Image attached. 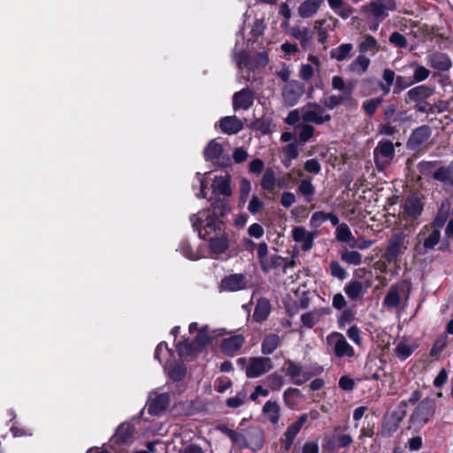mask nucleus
Listing matches in <instances>:
<instances>
[{
	"label": "nucleus",
	"mask_w": 453,
	"mask_h": 453,
	"mask_svg": "<svg viewBox=\"0 0 453 453\" xmlns=\"http://www.w3.org/2000/svg\"><path fill=\"white\" fill-rule=\"evenodd\" d=\"M193 228L202 239H206L211 234L220 228L219 215L213 210L204 209L190 217Z\"/></svg>",
	"instance_id": "1"
},
{
	"label": "nucleus",
	"mask_w": 453,
	"mask_h": 453,
	"mask_svg": "<svg viewBox=\"0 0 453 453\" xmlns=\"http://www.w3.org/2000/svg\"><path fill=\"white\" fill-rule=\"evenodd\" d=\"M237 364L246 371L248 378H257L273 369V362L270 357H250L246 359L240 357Z\"/></svg>",
	"instance_id": "2"
},
{
	"label": "nucleus",
	"mask_w": 453,
	"mask_h": 453,
	"mask_svg": "<svg viewBox=\"0 0 453 453\" xmlns=\"http://www.w3.org/2000/svg\"><path fill=\"white\" fill-rule=\"evenodd\" d=\"M326 344L337 358H352L355 357L354 348L348 342L345 336L339 332H332L326 336Z\"/></svg>",
	"instance_id": "3"
},
{
	"label": "nucleus",
	"mask_w": 453,
	"mask_h": 453,
	"mask_svg": "<svg viewBox=\"0 0 453 453\" xmlns=\"http://www.w3.org/2000/svg\"><path fill=\"white\" fill-rule=\"evenodd\" d=\"M408 248L407 235L403 233H396L390 236L385 250V259L388 263H394L404 254Z\"/></svg>",
	"instance_id": "4"
},
{
	"label": "nucleus",
	"mask_w": 453,
	"mask_h": 453,
	"mask_svg": "<svg viewBox=\"0 0 453 453\" xmlns=\"http://www.w3.org/2000/svg\"><path fill=\"white\" fill-rule=\"evenodd\" d=\"M396 9L395 0H371L362 5L361 11L368 12L375 20L382 21L388 16L389 12Z\"/></svg>",
	"instance_id": "5"
},
{
	"label": "nucleus",
	"mask_w": 453,
	"mask_h": 453,
	"mask_svg": "<svg viewBox=\"0 0 453 453\" xmlns=\"http://www.w3.org/2000/svg\"><path fill=\"white\" fill-rule=\"evenodd\" d=\"M301 119L305 123L322 125L331 119L330 114L326 112L323 106L319 104H308L301 109Z\"/></svg>",
	"instance_id": "6"
},
{
	"label": "nucleus",
	"mask_w": 453,
	"mask_h": 453,
	"mask_svg": "<svg viewBox=\"0 0 453 453\" xmlns=\"http://www.w3.org/2000/svg\"><path fill=\"white\" fill-rule=\"evenodd\" d=\"M395 147L391 141L381 140L373 150V157L378 168L384 169L395 157Z\"/></svg>",
	"instance_id": "7"
},
{
	"label": "nucleus",
	"mask_w": 453,
	"mask_h": 453,
	"mask_svg": "<svg viewBox=\"0 0 453 453\" xmlns=\"http://www.w3.org/2000/svg\"><path fill=\"white\" fill-rule=\"evenodd\" d=\"M234 60L239 68H248L250 70L265 66L269 62L265 51L258 52L254 58H251L246 52H234Z\"/></svg>",
	"instance_id": "8"
},
{
	"label": "nucleus",
	"mask_w": 453,
	"mask_h": 453,
	"mask_svg": "<svg viewBox=\"0 0 453 453\" xmlns=\"http://www.w3.org/2000/svg\"><path fill=\"white\" fill-rule=\"evenodd\" d=\"M283 371L291 381L298 386L308 381L312 376L301 364L296 363L291 359H287L284 362Z\"/></svg>",
	"instance_id": "9"
},
{
	"label": "nucleus",
	"mask_w": 453,
	"mask_h": 453,
	"mask_svg": "<svg viewBox=\"0 0 453 453\" xmlns=\"http://www.w3.org/2000/svg\"><path fill=\"white\" fill-rule=\"evenodd\" d=\"M291 236L296 242L300 244L302 250L306 252L312 249L316 233L308 231L304 226H294Z\"/></svg>",
	"instance_id": "10"
},
{
	"label": "nucleus",
	"mask_w": 453,
	"mask_h": 453,
	"mask_svg": "<svg viewBox=\"0 0 453 453\" xmlns=\"http://www.w3.org/2000/svg\"><path fill=\"white\" fill-rule=\"evenodd\" d=\"M303 94V87L296 81L287 82L282 89V97L285 105L294 106Z\"/></svg>",
	"instance_id": "11"
},
{
	"label": "nucleus",
	"mask_w": 453,
	"mask_h": 453,
	"mask_svg": "<svg viewBox=\"0 0 453 453\" xmlns=\"http://www.w3.org/2000/svg\"><path fill=\"white\" fill-rule=\"evenodd\" d=\"M247 286L246 277L242 273L230 274L224 277L219 284L220 291L235 292Z\"/></svg>",
	"instance_id": "12"
},
{
	"label": "nucleus",
	"mask_w": 453,
	"mask_h": 453,
	"mask_svg": "<svg viewBox=\"0 0 453 453\" xmlns=\"http://www.w3.org/2000/svg\"><path fill=\"white\" fill-rule=\"evenodd\" d=\"M426 63L432 68L441 72L449 71L452 67V61L446 53L439 51L428 54Z\"/></svg>",
	"instance_id": "13"
},
{
	"label": "nucleus",
	"mask_w": 453,
	"mask_h": 453,
	"mask_svg": "<svg viewBox=\"0 0 453 453\" xmlns=\"http://www.w3.org/2000/svg\"><path fill=\"white\" fill-rule=\"evenodd\" d=\"M330 312V308H315L312 311L305 312L301 316L302 325L306 328H311L325 316L329 315Z\"/></svg>",
	"instance_id": "14"
},
{
	"label": "nucleus",
	"mask_w": 453,
	"mask_h": 453,
	"mask_svg": "<svg viewBox=\"0 0 453 453\" xmlns=\"http://www.w3.org/2000/svg\"><path fill=\"white\" fill-rule=\"evenodd\" d=\"M431 136V128L426 125L417 127L411 133L408 142L407 147L411 150H415L423 144Z\"/></svg>",
	"instance_id": "15"
},
{
	"label": "nucleus",
	"mask_w": 453,
	"mask_h": 453,
	"mask_svg": "<svg viewBox=\"0 0 453 453\" xmlns=\"http://www.w3.org/2000/svg\"><path fill=\"white\" fill-rule=\"evenodd\" d=\"M307 420L308 414L303 413L298 418L296 421H295L294 423L288 426L284 434L286 449H288L292 446L296 435L298 434L303 425L307 422Z\"/></svg>",
	"instance_id": "16"
},
{
	"label": "nucleus",
	"mask_w": 453,
	"mask_h": 453,
	"mask_svg": "<svg viewBox=\"0 0 453 453\" xmlns=\"http://www.w3.org/2000/svg\"><path fill=\"white\" fill-rule=\"evenodd\" d=\"M248 449L253 452L260 450L265 444V433L260 427H250L247 431Z\"/></svg>",
	"instance_id": "17"
},
{
	"label": "nucleus",
	"mask_w": 453,
	"mask_h": 453,
	"mask_svg": "<svg viewBox=\"0 0 453 453\" xmlns=\"http://www.w3.org/2000/svg\"><path fill=\"white\" fill-rule=\"evenodd\" d=\"M170 395L167 393L157 395L154 397L150 395L148 411L151 415H159L165 411L169 405Z\"/></svg>",
	"instance_id": "18"
},
{
	"label": "nucleus",
	"mask_w": 453,
	"mask_h": 453,
	"mask_svg": "<svg viewBox=\"0 0 453 453\" xmlns=\"http://www.w3.org/2000/svg\"><path fill=\"white\" fill-rule=\"evenodd\" d=\"M254 96L253 93L249 88H243L233 96V107L234 110L243 109L248 110L253 104Z\"/></svg>",
	"instance_id": "19"
},
{
	"label": "nucleus",
	"mask_w": 453,
	"mask_h": 453,
	"mask_svg": "<svg viewBox=\"0 0 453 453\" xmlns=\"http://www.w3.org/2000/svg\"><path fill=\"white\" fill-rule=\"evenodd\" d=\"M434 93V88L427 85H418L410 90L406 94V103L411 102H420L429 98Z\"/></svg>",
	"instance_id": "20"
},
{
	"label": "nucleus",
	"mask_w": 453,
	"mask_h": 453,
	"mask_svg": "<svg viewBox=\"0 0 453 453\" xmlns=\"http://www.w3.org/2000/svg\"><path fill=\"white\" fill-rule=\"evenodd\" d=\"M212 193L217 196H229L232 194V188L230 185V176L221 175L215 176L212 180Z\"/></svg>",
	"instance_id": "21"
},
{
	"label": "nucleus",
	"mask_w": 453,
	"mask_h": 453,
	"mask_svg": "<svg viewBox=\"0 0 453 453\" xmlns=\"http://www.w3.org/2000/svg\"><path fill=\"white\" fill-rule=\"evenodd\" d=\"M433 178L440 181L445 188H453V161L449 165L435 170Z\"/></svg>",
	"instance_id": "22"
},
{
	"label": "nucleus",
	"mask_w": 453,
	"mask_h": 453,
	"mask_svg": "<svg viewBox=\"0 0 453 453\" xmlns=\"http://www.w3.org/2000/svg\"><path fill=\"white\" fill-rule=\"evenodd\" d=\"M265 418L273 426H277L280 419V406L276 401H267L262 409Z\"/></svg>",
	"instance_id": "23"
},
{
	"label": "nucleus",
	"mask_w": 453,
	"mask_h": 453,
	"mask_svg": "<svg viewBox=\"0 0 453 453\" xmlns=\"http://www.w3.org/2000/svg\"><path fill=\"white\" fill-rule=\"evenodd\" d=\"M221 334L219 329L211 330L208 326H203L199 328L198 333L194 340L196 346L202 348Z\"/></svg>",
	"instance_id": "24"
},
{
	"label": "nucleus",
	"mask_w": 453,
	"mask_h": 453,
	"mask_svg": "<svg viewBox=\"0 0 453 453\" xmlns=\"http://www.w3.org/2000/svg\"><path fill=\"white\" fill-rule=\"evenodd\" d=\"M219 127L225 134H234L243 128V123L235 116H227L220 119Z\"/></svg>",
	"instance_id": "25"
},
{
	"label": "nucleus",
	"mask_w": 453,
	"mask_h": 453,
	"mask_svg": "<svg viewBox=\"0 0 453 453\" xmlns=\"http://www.w3.org/2000/svg\"><path fill=\"white\" fill-rule=\"evenodd\" d=\"M223 152V146L219 139H213L204 148L203 156L206 160H219L220 158L228 160V157H224Z\"/></svg>",
	"instance_id": "26"
},
{
	"label": "nucleus",
	"mask_w": 453,
	"mask_h": 453,
	"mask_svg": "<svg viewBox=\"0 0 453 453\" xmlns=\"http://www.w3.org/2000/svg\"><path fill=\"white\" fill-rule=\"evenodd\" d=\"M380 44L375 37L371 35H365L358 44V52L361 55L370 54L374 56L380 50Z\"/></svg>",
	"instance_id": "27"
},
{
	"label": "nucleus",
	"mask_w": 453,
	"mask_h": 453,
	"mask_svg": "<svg viewBox=\"0 0 453 453\" xmlns=\"http://www.w3.org/2000/svg\"><path fill=\"white\" fill-rule=\"evenodd\" d=\"M243 342L244 338L242 335H234L223 340L221 342V349L225 354L233 356L238 352Z\"/></svg>",
	"instance_id": "28"
},
{
	"label": "nucleus",
	"mask_w": 453,
	"mask_h": 453,
	"mask_svg": "<svg viewBox=\"0 0 453 453\" xmlns=\"http://www.w3.org/2000/svg\"><path fill=\"white\" fill-rule=\"evenodd\" d=\"M309 64L301 65L299 71V77L303 81H309L314 74L315 68L319 70L320 66V60L317 56L309 55L307 58Z\"/></svg>",
	"instance_id": "29"
},
{
	"label": "nucleus",
	"mask_w": 453,
	"mask_h": 453,
	"mask_svg": "<svg viewBox=\"0 0 453 453\" xmlns=\"http://www.w3.org/2000/svg\"><path fill=\"white\" fill-rule=\"evenodd\" d=\"M324 0H304L298 7L297 12L303 19L311 18L317 13Z\"/></svg>",
	"instance_id": "30"
},
{
	"label": "nucleus",
	"mask_w": 453,
	"mask_h": 453,
	"mask_svg": "<svg viewBox=\"0 0 453 453\" xmlns=\"http://www.w3.org/2000/svg\"><path fill=\"white\" fill-rule=\"evenodd\" d=\"M450 209L451 201L449 199H445L442 201L441 206L438 209L437 214L432 222V225L438 229L441 228L448 220Z\"/></svg>",
	"instance_id": "31"
},
{
	"label": "nucleus",
	"mask_w": 453,
	"mask_h": 453,
	"mask_svg": "<svg viewBox=\"0 0 453 453\" xmlns=\"http://www.w3.org/2000/svg\"><path fill=\"white\" fill-rule=\"evenodd\" d=\"M403 210L408 217L416 219L423 211V203L418 197L409 196L404 202Z\"/></svg>",
	"instance_id": "32"
},
{
	"label": "nucleus",
	"mask_w": 453,
	"mask_h": 453,
	"mask_svg": "<svg viewBox=\"0 0 453 453\" xmlns=\"http://www.w3.org/2000/svg\"><path fill=\"white\" fill-rule=\"evenodd\" d=\"M365 290L364 284L357 280H350L344 287L345 294L352 301L360 299L365 295Z\"/></svg>",
	"instance_id": "33"
},
{
	"label": "nucleus",
	"mask_w": 453,
	"mask_h": 453,
	"mask_svg": "<svg viewBox=\"0 0 453 453\" xmlns=\"http://www.w3.org/2000/svg\"><path fill=\"white\" fill-rule=\"evenodd\" d=\"M371 64V60L365 55L359 54L349 65L348 71L357 75H362L366 73Z\"/></svg>",
	"instance_id": "34"
},
{
	"label": "nucleus",
	"mask_w": 453,
	"mask_h": 453,
	"mask_svg": "<svg viewBox=\"0 0 453 453\" xmlns=\"http://www.w3.org/2000/svg\"><path fill=\"white\" fill-rule=\"evenodd\" d=\"M271 312V303L266 298L257 300L253 312V319L257 322L265 321Z\"/></svg>",
	"instance_id": "35"
},
{
	"label": "nucleus",
	"mask_w": 453,
	"mask_h": 453,
	"mask_svg": "<svg viewBox=\"0 0 453 453\" xmlns=\"http://www.w3.org/2000/svg\"><path fill=\"white\" fill-rule=\"evenodd\" d=\"M401 296L399 288L397 286H391L388 292L386 294L382 305L388 310L395 309L400 305Z\"/></svg>",
	"instance_id": "36"
},
{
	"label": "nucleus",
	"mask_w": 453,
	"mask_h": 453,
	"mask_svg": "<svg viewBox=\"0 0 453 453\" xmlns=\"http://www.w3.org/2000/svg\"><path fill=\"white\" fill-rule=\"evenodd\" d=\"M134 428L131 425L123 423L117 428L115 434L111 438L112 442L127 443L133 436Z\"/></svg>",
	"instance_id": "37"
},
{
	"label": "nucleus",
	"mask_w": 453,
	"mask_h": 453,
	"mask_svg": "<svg viewBox=\"0 0 453 453\" xmlns=\"http://www.w3.org/2000/svg\"><path fill=\"white\" fill-rule=\"evenodd\" d=\"M352 43H342L330 51V58L337 61H344L351 57Z\"/></svg>",
	"instance_id": "38"
},
{
	"label": "nucleus",
	"mask_w": 453,
	"mask_h": 453,
	"mask_svg": "<svg viewBox=\"0 0 453 453\" xmlns=\"http://www.w3.org/2000/svg\"><path fill=\"white\" fill-rule=\"evenodd\" d=\"M290 35L300 42L303 49H307L310 46L312 35L308 27H293Z\"/></svg>",
	"instance_id": "39"
},
{
	"label": "nucleus",
	"mask_w": 453,
	"mask_h": 453,
	"mask_svg": "<svg viewBox=\"0 0 453 453\" xmlns=\"http://www.w3.org/2000/svg\"><path fill=\"white\" fill-rule=\"evenodd\" d=\"M280 336L276 334H270L262 342L261 351L264 355H270L280 346Z\"/></svg>",
	"instance_id": "40"
},
{
	"label": "nucleus",
	"mask_w": 453,
	"mask_h": 453,
	"mask_svg": "<svg viewBox=\"0 0 453 453\" xmlns=\"http://www.w3.org/2000/svg\"><path fill=\"white\" fill-rule=\"evenodd\" d=\"M209 246L213 254H222L228 249V239L225 234L211 237Z\"/></svg>",
	"instance_id": "41"
},
{
	"label": "nucleus",
	"mask_w": 453,
	"mask_h": 453,
	"mask_svg": "<svg viewBox=\"0 0 453 453\" xmlns=\"http://www.w3.org/2000/svg\"><path fill=\"white\" fill-rule=\"evenodd\" d=\"M335 238L341 242H348L349 245L355 242V237L349 226L346 223H341L335 229Z\"/></svg>",
	"instance_id": "42"
},
{
	"label": "nucleus",
	"mask_w": 453,
	"mask_h": 453,
	"mask_svg": "<svg viewBox=\"0 0 453 453\" xmlns=\"http://www.w3.org/2000/svg\"><path fill=\"white\" fill-rule=\"evenodd\" d=\"M275 181L274 170L272 167L266 168L261 180L262 188L268 192H273L275 189Z\"/></svg>",
	"instance_id": "43"
},
{
	"label": "nucleus",
	"mask_w": 453,
	"mask_h": 453,
	"mask_svg": "<svg viewBox=\"0 0 453 453\" xmlns=\"http://www.w3.org/2000/svg\"><path fill=\"white\" fill-rule=\"evenodd\" d=\"M350 100H351V98H349V92L348 91L346 94H340L338 96H336V95L329 96L328 97H326L324 100L323 104H324L325 107H326L330 110H333L335 107H337L338 105L344 104L346 102H349Z\"/></svg>",
	"instance_id": "44"
},
{
	"label": "nucleus",
	"mask_w": 453,
	"mask_h": 453,
	"mask_svg": "<svg viewBox=\"0 0 453 453\" xmlns=\"http://www.w3.org/2000/svg\"><path fill=\"white\" fill-rule=\"evenodd\" d=\"M298 191L304 196L305 200L310 203L313 199L315 188L311 179H304L300 182Z\"/></svg>",
	"instance_id": "45"
},
{
	"label": "nucleus",
	"mask_w": 453,
	"mask_h": 453,
	"mask_svg": "<svg viewBox=\"0 0 453 453\" xmlns=\"http://www.w3.org/2000/svg\"><path fill=\"white\" fill-rule=\"evenodd\" d=\"M414 351V346L407 343L405 341L400 342L395 349V355L401 360L407 359Z\"/></svg>",
	"instance_id": "46"
},
{
	"label": "nucleus",
	"mask_w": 453,
	"mask_h": 453,
	"mask_svg": "<svg viewBox=\"0 0 453 453\" xmlns=\"http://www.w3.org/2000/svg\"><path fill=\"white\" fill-rule=\"evenodd\" d=\"M325 19H318L314 22V29L318 32L319 42L325 44L328 40V27L325 26Z\"/></svg>",
	"instance_id": "47"
},
{
	"label": "nucleus",
	"mask_w": 453,
	"mask_h": 453,
	"mask_svg": "<svg viewBox=\"0 0 453 453\" xmlns=\"http://www.w3.org/2000/svg\"><path fill=\"white\" fill-rule=\"evenodd\" d=\"M341 258L343 262L353 265H359L362 264V255L356 250H346L341 254Z\"/></svg>",
	"instance_id": "48"
},
{
	"label": "nucleus",
	"mask_w": 453,
	"mask_h": 453,
	"mask_svg": "<svg viewBox=\"0 0 453 453\" xmlns=\"http://www.w3.org/2000/svg\"><path fill=\"white\" fill-rule=\"evenodd\" d=\"M198 347L196 346L195 342L193 343L184 341L177 345V350L180 357H186L193 356L197 352Z\"/></svg>",
	"instance_id": "49"
},
{
	"label": "nucleus",
	"mask_w": 453,
	"mask_h": 453,
	"mask_svg": "<svg viewBox=\"0 0 453 453\" xmlns=\"http://www.w3.org/2000/svg\"><path fill=\"white\" fill-rule=\"evenodd\" d=\"M411 65L415 67L412 76L413 83L424 81L429 77L430 71L426 67L419 65L416 62L411 63Z\"/></svg>",
	"instance_id": "50"
},
{
	"label": "nucleus",
	"mask_w": 453,
	"mask_h": 453,
	"mask_svg": "<svg viewBox=\"0 0 453 453\" xmlns=\"http://www.w3.org/2000/svg\"><path fill=\"white\" fill-rule=\"evenodd\" d=\"M332 88L335 90L341 91L342 94H346L349 91V98L352 99L353 87L347 86L341 76L336 75L332 78Z\"/></svg>",
	"instance_id": "51"
},
{
	"label": "nucleus",
	"mask_w": 453,
	"mask_h": 453,
	"mask_svg": "<svg viewBox=\"0 0 453 453\" xmlns=\"http://www.w3.org/2000/svg\"><path fill=\"white\" fill-rule=\"evenodd\" d=\"M441 239V231L436 228L434 229L429 235L424 239L423 246L426 250H432L437 245Z\"/></svg>",
	"instance_id": "52"
},
{
	"label": "nucleus",
	"mask_w": 453,
	"mask_h": 453,
	"mask_svg": "<svg viewBox=\"0 0 453 453\" xmlns=\"http://www.w3.org/2000/svg\"><path fill=\"white\" fill-rule=\"evenodd\" d=\"M282 262H283V257H281L279 255L274 254V255L269 256V257L265 262H263V265H261V269L264 272L267 273L270 270H272L273 268L280 266L282 265Z\"/></svg>",
	"instance_id": "53"
},
{
	"label": "nucleus",
	"mask_w": 453,
	"mask_h": 453,
	"mask_svg": "<svg viewBox=\"0 0 453 453\" xmlns=\"http://www.w3.org/2000/svg\"><path fill=\"white\" fill-rule=\"evenodd\" d=\"M246 399H247V394L244 390H242V391L238 392L236 394V395H234L233 397H229L226 400V405L229 408L236 409V408L241 407L246 402Z\"/></svg>",
	"instance_id": "54"
},
{
	"label": "nucleus",
	"mask_w": 453,
	"mask_h": 453,
	"mask_svg": "<svg viewBox=\"0 0 453 453\" xmlns=\"http://www.w3.org/2000/svg\"><path fill=\"white\" fill-rule=\"evenodd\" d=\"M447 344H448V337L446 335L439 336L435 340V342L430 350V356H432V357L437 356L440 352H441L444 349V348L447 346Z\"/></svg>",
	"instance_id": "55"
},
{
	"label": "nucleus",
	"mask_w": 453,
	"mask_h": 453,
	"mask_svg": "<svg viewBox=\"0 0 453 453\" xmlns=\"http://www.w3.org/2000/svg\"><path fill=\"white\" fill-rule=\"evenodd\" d=\"M381 103V98H372L364 102L362 107L369 116H372Z\"/></svg>",
	"instance_id": "56"
},
{
	"label": "nucleus",
	"mask_w": 453,
	"mask_h": 453,
	"mask_svg": "<svg viewBox=\"0 0 453 453\" xmlns=\"http://www.w3.org/2000/svg\"><path fill=\"white\" fill-rule=\"evenodd\" d=\"M329 267H330V273L332 276H334L339 280H343L346 278L347 273L344 270V268L340 265L339 262L332 261L330 263Z\"/></svg>",
	"instance_id": "57"
},
{
	"label": "nucleus",
	"mask_w": 453,
	"mask_h": 453,
	"mask_svg": "<svg viewBox=\"0 0 453 453\" xmlns=\"http://www.w3.org/2000/svg\"><path fill=\"white\" fill-rule=\"evenodd\" d=\"M208 173H209L202 174L200 173H196V181L197 182V185L200 188V191L196 195L198 199H203L206 197V193L204 190L207 188L208 183L205 180L204 176Z\"/></svg>",
	"instance_id": "58"
},
{
	"label": "nucleus",
	"mask_w": 453,
	"mask_h": 453,
	"mask_svg": "<svg viewBox=\"0 0 453 453\" xmlns=\"http://www.w3.org/2000/svg\"><path fill=\"white\" fill-rule=\"evenodd\" d=\"M388 41L394 46L401 49L406 48L408 45L406 38L398 32L392 33L388 38Z\"/></svg>",
	"instance_id": "59"
},
{
	"label": "nucleus",
	"mask_w": 453,
	"mask_h": 453,
	"mask_svg": "<svg viewBox=\"0 0 453 453\" xmlns=\"http://www.w3.org/2000/svg\"><path fill=\"white\" fill-rule=\"evenodd\" d=\"M314 134V127L310 125H303L300 127L298 137L301 142H308Z\"/></svg>",
	"instance_id": "60"
},
{
	"label": "nucleus",
	"mask_w": 453,
	"mask_h": 453,
	"mask_svg": "<svg viewBox=\"0 0 453 453\" xmlns=\"http://www.w3.org/2000/svg\"><path fill=\"white\" fill-rule=\"evenodd\" d=\"M266 382L272 390H280L283 385V379L277 373H272L266 378Z\"/></svg>",
	"instance_id": "61"
},
{
	"label": "nucleus",
	"mask_w": 453,
	"mask_h": 453,
	"mask_svg": "<svg viewBox=\"0 0 453 453\" xmlns=\"http://www.w3.org/2000/svg\"><path fill=\"white\" fill-rule=\"evenodd\" d=\"M355 319L354 311L350 309H346L342 311L341 316L338 318L337 322L338 326L341 328H343L346 324L350 323Z\"/></svg>",
	"instance_id": "62"
},
{
	"label": "nucleus",
	"mask_w": 453,
	"mask_h": 453,
	"mask_svg": "<svg viewBox=\"0 0 453 453\" xmlns=\"http://www.w3.org/2000/svg\"><path fill=\"white\" fill-rule=\"evenodd\" d=\"M327 214L324 211H315L310 219V225L311 227L317 228L320 226L321 223L327 220Z\"/></svg>",
	"instance_id": "63"
},
{
	"label": "nucleus",
	"mask_w": 453,
	"mask_h": 453,
	"mask_svg": "<svg viewBox=\"0 0 453 453\" xmlns=\"http://www.w3.org/2000/svg\"><path fill=\"white\" fill-rule=\"evenodd\" d=\"M413 81H411L409 78H406L404 76H396L394 93H398L411 87Z\"/></svg>",
	"instance_id": "64"
}]
</instances>
